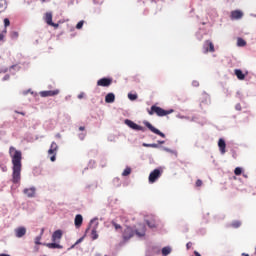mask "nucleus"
<instances>
[{
    "mask_svg": "<svg viewBox=\"0 0 256 256\" xmlns=\"http://www.w3.org/2000/svg\"><path fill=\"white\" fill-rule=\"evenodd\" d=\"M143 147H146V148H158L159 147V144L157 143H143L142 144Z\"/></svg>",
    "mask_w": 256,
    "mask_h": 256,
    "instance_id": "5701e85b",
    "label": "nucleus"
},
{
    "mask_svg": "<svg viewBox=\"0 0 256 256\" xmlns=\"http://www.w3.org/2000/svg\"><path fill=\"white\" fill-rule=\"evenodd\" d=\"M45 246L49 249H63V246H61V244H58V242H51L50 244H45Z\"/></svg>",
    "mask_w": 256,
    "mask_h": 256,
    "instance_id": "aec40b11",
    "label": "nucleus"
},
{
    "mask_svg": "<svg viewBox=\"0 0 256 256\" xmlns=\"http://www.w3.org/2000/svg\"><path fill=\"white\" fill-rule=\"evenodd\" d=\"M9 155L12 159V182L18 184L21 181L22 171V151L17 150L14 146L9 147Z\"/></svg>",
    "mask_w": 256,
    "mask_h": 256,
    "instance_id": "f257e3e1",
    "label": "nucleus"
},
{
    "mask_svg": "<svg viewBox=\"0 0 256 256\" xmlns=\"http://www.w3.org/2000/svg\"><path fill=\"white\" fill-rule=\"evenodd\" d=\"M84 98V93H81L78 95V99H83Z\"/></svg>",
    "mask_w": 256,
    "mask_h": 256,
    "instance_id": "58836bf2",
    "label": "nucleus"
},
{
    "mask_svg": "<svg viewBox=\"0 0 256 256\" xmlns=\"http://www.w3.org/2000/svg\"><path fill=\"white\" fill-rule=\"evenodd\" d=\"M60 94V90L59 89H55V90H46V91H41L40 92V96L43 98H47V97H54Z\"/></svg>",
    "mask_w": 256,
    "mask_h": 256,
    "instance_id": "9d476101",
    "label": "nucleus"
},
{
    "mask_svg": "<svg viewBox=\"0 0 256 256\" xmlns=\"http://www.w3.org/2000/svg\"><path fill=\"white\" fill-rule=\"evenodd\" d=\"M0 256H10L9 254H0Z\"/></svg>",
    "mask_w": 256,
    "mask_h": 256,
    "instance_id": "de8ad7c7",
    "label": "nucleus"
},
{
    "mask_svg": "<svg viewBox=\"0 0 256 256\" xmlns=\"http://www.w3.org/2000/svg\"><path fill=\"white\" fill-rule=\"evenodd\" d=\"M186 248H187V249H191V242H188V243L186 244Z\"/></svg>",
    "mask_w": 256,
    "mask_h": 256,
    "instance_id": "ea45409f",
    "label": "nucleus"
},
{
    "mask_svg": "<svg viewBox=\"0 0 256 256\" xmlns=\"http://www.w3.org/2000/svg\"><path fill=\"white\" fill-rule=\"evenodd\" d=\"M131 173H132V168L131 167H126L124 169V171L122 172V176L127 177V176L131 175Z\"/></svg>",
    "mask_w": 256,
    "mask_h": 256,
    "instance_id": "b1692460",
    "label": "nucleus"
},
{
    "mask_svg": "<svg viewBox=\"0 0 256 256\" xmlns=\"http://www.w3.org/2000/svg\"><path fill=\"white\" fill-rule=\"evenodd\" d=\"M74 224L76 228H80L83 224V216L82 214H77L75 216Z\"/></svg>",
    "mask_w": 256,
    "mask_h": 256,
    "instance_id": "dca6fc26",
    "label": "nucleus"
},
{
    "mask_svg": "<svg viewBox=\"0 0 256 256\" xmlns=\"http://www.w3.org/2000/svg\"><path fill=\"white\" fill-rule=\"evenodd\" d=\"M128 99L130 101H136L138 99V94L129 93L128 94Z\"/></svg>",
    "mask_w": 256,
    "mask_h": 256,
    "instance_id": "a878e982",
    "label": "nucleus"
},
{
    "mask_svg": "<svg viewBox=\"0 0 256 256\" xmlns=\"http://www.w3.org/2000/svg\"><path fill=\"white\" fill-rule=\"evenodd\" d=\"M14 232H15V236H16L17 238H22V237H24V236L26 235L27 229H26V227H24V226H20V227H17V228L14 230Z\"/></svg>",
    "mask_w": 256,
    "mask_h": 256,
    "instance_id": "ddd939ff",
    "label": "nucleus"
},
{
    "mask_svg": "<svg viewBox=\"0 0 256 256\" xmlns=\"http://www.w3.org/2000/svg\"><path fill=\"white\" fill-rule=\"evenodd\" d=\"M242 173H243V169H242L241 167H236V168L234 169V174H235L236 176H241Z\"/></svg>",
    "mask_w": 256,
    "mask_h": 256,
    "instance_id": "bb28decb",
    "label": "nucleus"
},
{
    "mask_svg": "<svg viewBox=\"0 0 256 256\" xmlns=\"http://www.w3.org/2000/svg\"><path fill=\"white\" fill-rule=\"evenodd\" d=\"M146 225L145 224H139V227L135 230L131 226H126L122 231V238L124 242H128L131 240L135 234L138 237H145L146 236Z\"/></svg>",
    "mask_w": 256,
    "mask_h": 256,
    "instance_id": "f03ea898",
    "label": "nucleus"
},
{
    "mask_svg": "<svg viewBox=\"0 0 256 256\" xmlns=\"http://www.w3.org/2000/svg\"><path fill=\"white\" fill-rule=\"evenodd\" d=\"M241 18H243V12L241 10H234L231 12L232 20H240Z\"/></svg>",
    "mask_w": 256,
    "mask_h": 256,
    "instance_id": "2eb2a0df",
    "label": "nucleus"
},
{
    "mask_svg": "<svg viewBox=\"0 0 256 256\" xmlns=\"http://www.w3.org/2000/svg\"><path fill=\"white\" fill-rule=\"evenodd\" d=\"M49 26L54 27L56 29L59 28V24H57V23L50 24Z\"/></svg>",
    "mask_w": 256,
    "mask_h": 256,
    "instance_id": "4c0bfd02",
    "label": "nucleus"
},
{
    "mask_svg": "<svg viewBox=\"0 0 256 256\" xmlns=\"http://www.w3.org/2000/svg\"><path fill=\"white\" fill-rule=\"evenodd\" d=\"M147 225L151 228H154V225H151V223L149 221H147Z\"/></svg>",
    "mask_w": 256,
    "mask_h": 256,
    "instance_id": "79ce46f5",
    "label": "nucleus"
},
{
    "mask_svg": "<svg viewBox=\"0 0 256 256\" xmlns=\"http://www.w3.org/2000/svg\"><path fill=\"white\" fill-rule=\"evenodd\" d=\"M79 131H85V126H80Z\"/></svg>",
    "mask_w": 256,
    "mask_h": 256,
    "instance_id": "a19ab883",
    "label": "nucleus"
},
{
    "mask_svg": "<svg viewBox=\"0 0 256 256\" xmlns=\"http://www.w3.org/2000/svg\"><path fill=\"white\" fill-rule=\"evenodd\" d=\"M8 72V69L6 68V69H4V73H7Z\"/></svg>",
    "mask_w": 256,
    "mask_h": 256,
    "instance_id": "8fccbe9b",
    "label": "nucleus"
},
{
    "mask_svg": "<svg viewBox=\"0 0 256 256\" xmlns=\"http://www.w3.org/2000/svg\"><path fill=\"white\" fill-rule=\"evenodd\" d=\"M247 45V42L243 38L237 39V46L238 47H245Z\"/></svg>",
    "mask_w": 256,
    "mask_h": 256,
    "instance_id": "4be33fe9",
    "label": "nucleus"
},
{
    "mask_svg": "<svg viewBox=\"0 0 256 256\" xmlns=\"http://www.w3.org/2000/svg\"><path fill=\"white\" fill-rule=\"evenodd\" d=\"M125 124L133 129V130H136V131H145V128L141 125H138L137 123H135L134 121L130 120V119H126L125 120Z\"/></svg>",
    "mask_w": 256,
    "mask_h": 256,
    "instance_id": "0eeeda50",
    "label": "nucleus"
},
{
    "mask_svg": "<svg viewBox=\"0 0 256 256\" xmlns=\"http://www.w3.org/2000/svg\"><path fill=\"white\" fill-rule=\"evenodd\" d=\"M10 37H11V39H18V38H19V32H17V31H12V32L10 33Z\"/></svg>",
    "mask_w": 256,
    "mask_h": 256,
    "instance_id": "c85d7f7f",
    "label": "nucleus"
},
{
    "mask_svg": "<svg viewBox=\"0 0 256 256\" xmlns=\"http://www.w3.org/2000/svg\"><path fill=\"white\" fill-rule=\"evenodd\" d=\"M158 143H159L160 145H163V144H165V141H164V140L158 141Z\"/></svg>",
    "mask_w": 256,
    "mask_h": 256,
    "instance_id": "c03bdc74",
    "label": "nucleus"
},
{
    "mask_svg": "<svg viewBox=\"0 0 256 256\" xmlns=\"http://www.w3.org/2000/svg\"><path fill=\"white\" fill-rule=\"evenodd\" d=\"M45 22L47 25H54L52 12L45 13Z\"/></svg>",
    "mask_w": 256,
    "mask_h": 256,
    "instance_id": "f3484780",
    "label": "nucleus"
},
{
    "mask_svg": "<svg viewBox=\"0 0 256 256\" xmlns=\"http://www.w3.org/2000/svg\"><path fill=\"white\" fill-rule=\"evenodd\" d=\"M10 25H11L10 19L9 18H5L4 19V27H5V29H7Z\"/></svg>",
    "mask_w": 256,
    "mask_h": 256,
    "instance_id": "2f4dec72",
    "label": "nucleus"
},
{
    "mask_svg": "<svg viewBox=\"0 0 256 256\" xmlns=\"http://www.w3.org/2000/svg\"><path fill=\"white\" fill-rule=\"evenodd\" d=\"M63 238V231L61 229H57L52 234V242L59 243Z\"/></svg>",
    "mask_w": 256,
    "mask_h": 256,
    "instance_id": "9b49d317",
    "label": "nucleus"
},
{
    "mask_svg": "<svg viewBox=\"0 0 256 256\" xmlns=\"http://www.w3.org/2000/svg\"><path fill=\"white\" fill-rule=\"evenodd\" d=\"M91 238H92V240H94V241L99 238V234H98L96 228H93V229H92V231H91Z\"/></svg>",
    "mask_w": 256,
    "mask_h": 256,
    "instance_id": "412c9836",
    "label": "nucleus"
},
{
    "mask_svg": "<svg viewBox=\"0 0 256 256\" xmlns=\"http://www.w3.org/2000/svg\"><path fill=\"white\" fill-rule=\"evenodd\" d=\"M201 186H203V180L197 179V181H196V187H201Z\"/></svg>",
    "mask_w": 256,
    "mask_h": 256,
    "instance_id": "f704fd0d",
    "label": "nucleus"
},
{
    "mask_svg": "<svg viewBox=\"0 0 256 256\" xmlns=\"http://www.w3.org/2000/svg\"><path fill=\"white\" fill-rule=\"evenodd\" d=\"M41 240H42V236H36V238H35V244H36V245H42Z\"/></svg>",
    "mask_w": 256,
    "mask_h": 256,
    "instance_id": "473e14b6",
    "label": "nucleus"
},
{
    "mask_svg": "<svg viewBox=\"0 0 256 256\" xmlns=\"http://www.w3.org/2000/svg\"><path fill=\"white\" fill-rule=\"evenodd\" d=\"M235 109H236L237 111H241V109H242L241 103H237V104L235 105Z\"/></svg>",
    "mask_w": 256,
    "mask_h": 256,
    "instance_id": "c9c22d12",
    "label": "nucleus"
},
{
    "mask_svg": "<svg viewBox=\"0 0 256 256\" xmlns=\"http://www.w3.org/2000/svg\"><path fill=\"white\" fill-rule=\"evenodd\" d=\"M23 194L28 198H34L36 195V187L25 188Z\"/></svg>",
    "mask_w": 256,
    "mask_h": 256,
    "instance_id": "f8f14e48",
    "label": "nucleus"
},
{
    "mask_svg": "<svg viewBox=\"0 0 256 256\" xmlns=\"http://www.w3.org/2000/svg\"><path fill=\"white\" fill-rule=\"evenodd\" d=\"M113 83V79L112 78H101L97 81V86L99 87H110Z\"/></svg>",
    "mask_w": 256,
    "mask_h": 256,
    "instance_id": "1a4fd4ad",
    "label": "nucleus"
},
{
    "mask_svg": "<svg viewBox=\"0 0 256 256\" xmlns=\"http://www.w3.org/2000/svg\"><path fill=\"white\" fill-rule=\"evenodd\" d=\"M144 125L154 134L160 136L161 138H166V134L163 133L161 130L156 128L152 123L149 121L144 122Z\"/></svg>",
    "mask_w": 256,
    "mask_h": 256,
    "instance_id": "39448f33",
    "label": "nucleus"
},
{
    "mask_svg": "<svg viewBox=\"0 0 256 256\" xmlns=\"http://www.w3.org/2000/svg\"><path fill=\"white\" fill-rule=\"evenodd\" d=\"M242 256H249V254H245V253H243V254H242Z\"/></svg>",
    "mask_w": 256,
    "mask_h": 256,
    "instance_id": "3c124183",
    "label": "nucleus"
},
{
    "mask_svg": "<svg viewBox=\"0 0 256 256\" xmlns=\"http://www.w3.org/2000/svg\"><path fill=\"white\" fill-rule=\"evenodd\" d=\"M218 148L220 150V153L222 155H225V153H227V143H225V139L223 138H220L219 141H218Z\"/></svg>",
    "mask_w": 256,
    "mask_h": 256,
    "instance_id": "4468645a",
    "label": "nucleus"
},
{
    "mask_svg": "<svg viewBox=\"0 0 256 256\" xmlns=\"http://www.w3.org/2000/svg\"><path fill=\"white\" fill-rule=\"evenodd\" d=\"M171 252H172V248H170L169 246H165V248H162V254L165 256L171 254Z\"/></svg>",
    "mask_w": 256,
    "mask_h": 256,
    "instance_id": "393cba45",
    "label": "nucleus"
},
{
    "mask_svg": "<svg viewBox=\"0 0 256 256\" xmlns=\"http://www.w3.org/2000/svg\"><path fill=\"white\" fill-rule=\"evenodd\" d=\"M232 227H234V228H239V227H241V221H234V222L232 223Z\"/></svg>",
    "mask_w": 256,
    "mask_h": 256,
    "instance_id": "72a5a7b5",
    "label": "nucleus"
},
{
    "mask_svg": "<svg viewBox=\"0 0 256 256\" xmlns=\"http://www.w3.org/2000/svg\"><path fill=\"white\" fill-rule=\"evenodd\" d=\"M234 74L236 75L238 80H241V81L245 80V74L241 69H235Z\"/></svg>",
    "mask_w": 256,
    "mask_h": 256,
    "instance_id": "6ab92c4d",
    "label": "nucleus"
},
{
    "mask_svg": "<svg viewBox=\"0 0 256 256\" xmlns=\"http://www.w3.org/2000/svg\"><path fill=\"white\" fill-rule=\"evenodd\" d=\"M162 175L161 170L160 169H154L150 174H149V182L150 183H155L158 178H160Z\"/></svg>",
    "mask_w": 256,
    "mask_h": 256,
    "instance_id": "6e6552de",
    "label": "nucleus"
},
{
    "mask_svg": "<svg viewBox=\"0 0 256 256\" xmlns=\"http://www.w3.org/2000/svg\"><path fill=\"white\" fill-rule=\"evenodd\" d=\"M42 3H45L46 0H40Z\"/></svg>",
    "mask_w": 256,
    "mask_h": 256,
    "instance_id": "603ef678",
    "label": "nucleus"
},
{
    "mask_svg": "<svg viewBox=\"0 0 256 256\" xmlns=\"http://www.w3.org/2000/svg\"><path fill=\"white\" fill-rule=\"evenodd\" d=\"M19 114L22 115V116H25V113H24V112H20Z\"/></svg>",
    "mask_w": 256,
    "mask_h": 256,
    "instance_id": "09e8293b",
    "label": "nucleus"
},
{
    "mask_svg": "<svg viewBox=\"0 0 256 256\" xmlns=\"http://www.w3.org/2000/svg\"><path fill=\"white\" fill-rule=\"evenodd\" d=\"M111 224L113 225V227L115 228L116 231L122 229V225L115 221H112Z\"/></svg>",
    "mask_w": 256,
    "mask_h": 256,
    "instance_id": "cd10ccee",
    "label": "nucleus"
},
{
    "mask_svg": "<svg viewBox=\"0 0 256 256\" xmlns=\"http://www.w3.org/2000/svg\"><path fill=\"white\" fill-rule=\"evenodd\" d=\"M59 146L56 142H52L50 148L48 149V155L50 156V161L55 162Z\"/></svg>",
    "mask_w": 256,
    "mask_h": 256,
    "instance_id": "20e7f679",
    "label": "nucleus"
},
{
    "mask_svg": "<svg viewBox=\"0 0 256 256\" xmlns=\"http://www.w3.org/2000/svg\"><path fill=\"white\" fill-rule=\"evenodd\" d=\"M194 255L195 256H201V254H199V252H197V251L194 252Z\"/></svg>",
    "mask_w": 256,
    "mask_h": 256,
    "instance_id": "a18cd8bd",
    "label": "nucleus"
},
{
    "mask_svg": "<svg viewBox=\"0 0 256 256\" xmlns=\"http://www.w3.org/2000/svg\"><path fill=\"white\" fill-rule=\"evenodd\" d=\"M115 100H116V96H115L114 93H108L105 96V102L108 103V104L114 103Z\"/></svg>",
    "mask_w": 256,
    "mask_h": 256,
    "instance_id": "a211bd4d",
    "label": "nucleus"
},
{
    "mask_svg": "<svg viewBox=\"0 0 256 256\" xmlns=\"http://www.w3.org/2000/svg\"><path fill=\"white\" fill-rule=\"evenodd\" d=\"M7 34V28H4L2 33H0V42H3L5 39V35Z\"/></svg>",
    "mask_w": 256,
    "mask_h": 256,
    "instance_id": "c756f323",
    "label": "nucleus"
},
{
    "mask_svg": "<svg viewBox=\"0 0 256 256\" xmlns=\"http://www.w3.org/2000/svg\"><path fill=\"white\" fill-rule=\"evenodd\" d=\"M172 113H174V109L165 110L162 107L157 105H152L151 108L148 109V114L150 116H153L154 114H156L158 117H165Z\"/></svg>",
    "mask_w": 256,
    "mask_h": 256,
    "instance_id": "7ed1b4c3",
    "label": "nucleus"
},
{
    "mask_svg": "<svg viewBox=\"0 0 256 256\" xmlns=\"http://www.w3.org/2000/svg\"><path fill=\"white\" fill-rule=\"evenodd\" d=\"M204 54L215 53V45L211 40H206L203 44Z\"/></svg>",
    "mask_w": 256,
    "mask_h": 256,
    "instance_id": "423d86ee",
    "label": "nucleus"
},
{
    "mask_svg": "<svg viewBox=\"0 0 256 256\" xmlns=\"http://www.w3.org/2000/svg\"><path fill=\"white\" fill-rule=\"evenodd\" d=\"M194 86H199V83L198 82H194Z\"/></svg>",
    "mask_w": 256,
    "mask_h": 256,
    "instance_id": "49530a36",
    "label": "nucleus"
},
{
    "mask_svg": "<svg viewBox=\"0 0 256 256\" xmlns=\"http://www.w3.org/2000/svg\"><path fill=\"white\" fill-rule=\"evenodd\" d=\"M85 136H86V134H82V135H80V138H81L82 140H84Z\"/></svg>",
    "mask_w": 256,
    "mask_h": 256,
    "instance_id": "37998d69",
    "label": "nucleus"
},
{
    "mask_svg": "<svg viewBox=\"0 0 256 256\" xmlns=\"http://www.w3.org/2000/svg\"><path fill=\"white\" fill-rule=\"evenodd\" d=\"M84 24H85V21H84V20L79 21V22L77 23V25H76V29H77V30H81V29L83 28Z\"/></svg>",
    "mask_w": 256,
    "mask_h": 256,
    "instance_id": "7c9ffc66",
    "label": "nucleus"
},
{
    "mask_svg": "<svg viewBox=\"0 0 256 256\" xmlns=\"http://www.w3.org/2000/svg\"><path fill=\"white\" fill-rule=\"evenodd\" d=\"M83 240H84V238H79V240H77V241L75 242L74 246L79 245L80 243L83 242Z\"/></svg>",
    "mask_w": 256,
    "mask_h": 256,
    "instance_id": "e433bc0d",
    "label": "nucleus"
}]
</instances>
